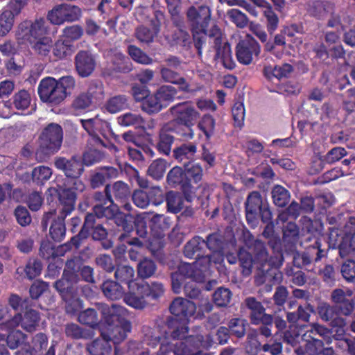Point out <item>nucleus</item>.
Returning a JSON list of instances; mask_svg holds the SVG:
<instances>
[{
  "instance_id": "obj_55",
  "label": "nucleus",
  "mask_w": 355,
  "mask_h": 355,
  "mask_svg": "<svg viewBox=\"0 0 355 355\" xmlns=\"http://www.w3.org/2000/svg\"><path fill=\"white\" fill-rule=\"evenodd\" d=\"M31 101V94L26 90H21L14 96L13 104L17 110L27 109Z\"/></svg>"
},
{
  "instance_id": "obj_47",
  "label": "nucleus",
  "mask_w": 355,
  "mask_h": 355,
  "mask_svg": "<svg viewBox=\"0 0 355 355\" xmlns=\"http://www.w3.org/2000/svg\"><path fill=\"white\" fill-rule=\"evenodd\" d=\"M151 225L150 228L152 230L159 233L161 232L168 230L171 226V223L168 218L162 214H151Z\"/></svg>"
},
{
  "instance_id": "obj_56",
  "label": "nucleus",
  "mask_w": 355,
  "mask_h": 355,
  "mask_svg": "<svg viewBox=\"0 0 355 355\" xmlns=\"http://www.w3.org/2000/svg\"><path fill=\"white\" fill-rule=\"evenodd\" d=\"M232 297V293L228 288L220 287L214 293L213 299L215 304L218 306H227Z\"/></svg>"
},
{
  "instance_id": "obj_28",
  "label": "nucleus",
  "mask_w": 355,
  "mask_h": 355,
  "mask_svg": "<svg viewBox=\"0 0 355 355\" xmlns=\"http://www.w3.org/2000/svg\"><path fill=\"white\" fill-rule=\"evenodd\" d=\"M293 71V67L288 64H284L279 66H265L264 74L265 76L270 80L277 78L280 79L284 77L288 76V74Z\"/></svg>"
},
{
  "instance_id": "obj_19",
  "label": "nucleus",
  "mask_w": 355,
  "mask_h": 355,
  "mask_svg": "<svg viewBox=\"0 0 355 355\" xmlns=\"http://www.w3.org/2000/svg\"><path fill=\"white\" fill-rule=\"evenodd\" d=\"M353 295V291L348 288L334 289L331 294L332 301L338 306L343 315H350L354 310V302L348 297Z\"/></svg>"
},
{
  "instance_id": "obj_54",
  "label": "nucleus",
  "mask_w": 355,
  "mask_h": 355,
  "mask_svg": "<svg viewBox=\"0 0 355 355\" xmlns=\"http://www.w3.org/2000/svg\"><path fill=\"white\" fill-rule=\"evenodd\" d=\"M128 53L133 60L142 64H150L153 59L139 48L130 45L128 46Z\"/></svg>"
},
{
  "instance_id": "obj_6",
  "label": "nucleus",
  "mask_w": 355,
  "mask_h": 355,
  "mask_svg": "<svg viewBox=\"0 0 355 355\" xmlns=\"http://www.w3.org/2000/svg\"><path fill=\"white\" fill-rule=\"evenodd\" d=\"M169 342L166 343V350L168 346L175 355H205L202 352L194 351L204 346L201 336H187V328L182 326L170 332Z\"/></svg>"
},
{
  "instance_id": "obj_64",
  "label": "nucleus",
  "mask_w": 355,
  "mask_h": 355,
  "mask_svg": "<svg viewBox=\"0 0 355 355\" xmlns=\"http://www.w3.org/2000/svg\"><path fill=\"white\" fill-rule=\"evenodd\" d=\"M246 324L243 320L235 318L230 320L229 328L232 334L241 338L245 335Z\"/></svg>"
},
{
  "instance_id": "obj_10",
  "label": "nucleus",
  "mask_w": 355,
  "mask_h": 355,
  "mask_svg": "<svg viewBox=\"0 0 355 355\" xmlns=\"http://www.w3.org/2000/svg\"><path fill=\"white\" fill-rule=\"evenodd\" d=\"M82 16L81 9L71 4H60L49 11L47 19L55 25H62L65 22H73L79 20Z\"/></svg>"
},
{
  "instance_id": "obj_42",
  "label": "nucleus",
  "mask_w": 355,
  "mask_h": 355,
  "mask_svg": "<svg viewBox=\"0 0 355 355\" xmlns=\"http://www.w3.org/2000/svg\"><path fill=\"white\" fill-rule=\"evenodd\" d=\"M135 270L128 266H118L115 271L116 279L122 282L128 284L129 287L130 283L134 282L136 279H134Z\"/></svg>"
},
{
  "instance_id": "obj_52",
  "label": "nucleus",
  "mask_w": 355,
  "mask_h": 355,
  "mask_svg": "<svg viewBox=\"0 0 355 355\" xmlns=\"http://www.w3.org/2000/svg\"><path fill=\"white\" fill-rule=\"evenodd\" d=\"M167 168L166 162L162 159L153 161L148 167V175L155 179H160L163 177Z\"/></svg>"
},
{
  "instance_id": "obj_48",
  "label": "nucleus",
  "mask_w": 355,
  "mask_h": 355,
  "mask_svg": "<svg viewBox=\"0 0 355 355\" xmlns=\"http://www.w3.org/2000/svg\"><path fill=\"white\" fill-rule=\"evenodd\" d=\"M128 289L130 293H135L144 298L150 295V284L141 279H136L134 282L130 283Z\"/></svg>"
},
{
  "instance_id": "obj_36",
  "label": "nucleus",
  "mask_w": 355,
  "mask_h": 355,
  "mask_svg": "<svg viewBox=\"0 0 355 355\" xmlns=\"http://www.w3.org/2000/svg\"><path fill=\"white\" fill-rule=\"evenodd\" d=\"M87 350L90 355H109L111 345L107 339L102 337L101 339H96L89 345Z\"/></svg>"
},
{
  "instance_id": "obj_51",
  "label": "nucleus",
  "mask_w": 355,
  "mask_h": 355,
  "mask_svg": "<svg viewBox=\"0 0 355 355\" xmlns=\"http://www.w3.org/2000/svg\"><path fill=\"white\" fill-rule=\"evenodd\" d=\"M15 16L8 10L3 11L0 15V36L6 35L12 29Z\"/></svg>"
},
{
  "instance_id": "obj_37",
  "label": "nucleus",
  "mask_w": 355,
  "mask_h": 355,
  "mask_svg": "<svg viewBox=\"0 0 355 355\" xmlns=\"http://www.w3.org/2000/svg\"><path fill=\"white\" fill-rule=\"evenodd\" d=\"M155 262L148 258H144L137 264L138 276L142 279L152 277L156 271Z\"/></svg>"
},
{
  "instance_id": "obj_59",
  "label": "nucleus",
  "mask_w": 355,
  "mask_h": 355,
  "mask_svg": "<svg viewBox=\"0 0 355 355\" xmlns=\"http://www.w3.org/2000/svg\"><path fill=\"white\" fill-rule=\"evenodd\" d=\"M184 173L187 178H192L195 182L200 181L202 176V169L198 164H184Z\"/></svg>"
},
{
  "instance_id": "obj_60",
  "label": "nucleus",
  "mask_w": 355,
  "mask_h": 355,
  "mask_svg": "<svg viewBox=\"0 0 355 355\" xmlns=\"http://www.w3.org/2000/svg\"><path fill=\"white\" fill-rule=\"evenodd\" d=\"M78 320L80 323L90 327H94L98 322L96 312L93 309H87L81 312L78 315Z\"/></svg>"
},
{
  "instance_id": "obj_46",
  "label": "nucleus",
  "mask_w": 355,
  "mask_h": 355,
  "mask_svg": "<svg viewBox=\"0 0 355 355\" xmlns=\"http://www.w3.org/2000/svg\"><path fill=\"white\" fill-rule=\"evenodd\" d=\"M168 210L172 213L179 212L183 207V198L180 193L169 191L166 195Z\"/></svg>"
},
{
  "instance_id": "obj_15",
  "label": "nucleus",
  "mask_w": 355,
  "mask_h": 355,
  "mask_svg": "<svg viewBox=\"0 0 355 355\" xmlns=\"http://www.w3.org/2000/svg\"><path fill=\"white\" fill-rule=\"evenodd\" d=\"M214 31L213 40L216 52V59L220 61L225 67L232 69L234 67V63L232 60L230 46L218 28H216Z\"/></svg>"
},
{
  "instance_id": "obj_34",
  "label": "nucleus",
  "mask_w": 355,
  "mask_h": 355,
  "mask_svg": "<svg viewBox=\"0 0 355 355\" xmlns=\"http://www.w3.org/2000/svg\"><path fill=\"white\" fill-rule=\"evenodd\" d=\"M73 51V44L60 36L53 47V54L58 59H63L71 55Z\"/></svg>"
},
{
  "instance_id": "obj_45",
  "label": "nucleus",
  "mask_w": 355,
  "mask_h": 355,
  "mask_svg": "<svg viewBox=\"0 0 355 355\" xmlns=\"http://www.w3.org/2000/svg\"><path fill=\"white\" fill-rule=\"evenodd\" d=\"M155 94L160 99L163 105L166 107L170 102L174 100L177 95V90L173 86L164 85L159 87Z\"/></svg>"
},
{
  "instance_id": "obj_3",
  "label": "nucleus",
  "mask_w": 355,
  "mask_h": 355,
  "mask_svg": "<svg viewBox=\"0 0 355 355\" xmlns=\"http://www.w3.org/2000/svg\"><path fill=\"white\" fill-rule=\"evenodd\" d=\"M99 310L105 321L101 329L102 337L115 344L123 340L131 327L130 322L123 318L126 314L125 309L117 304L111 306L101 304Z\"/></svg>"
},
{
  "instance_id": "obj_16",
  "label": "nucleus",
  "mask_w": 355,
  "mask_h": 355,
  "mask_svg": "<svg viewBox=\"0 0 355 355\" xmlns=\"http://www.w3.org/2000/svg\"><path fill=\"white\" fill-rule=\"evenodd\" d=\"M54 164L67 177L71 178H79L84 171L83 162L76 157H72L70 159L62 157H55Z\"/></svg>"
},
{
  "instance_id": "obj_30",
  "label": "nucleus",
  "mask_w": 355,
  "mask_h": 355,
  "mask_svg": "<svg viewBox=\"0 0 355 355\" xmlns=\"http://www.w3.org/2000/svg\"><path fill=\"white\" fill-rule=\"evenodd\" d=\"M205 244V241L201 237L196 236L193 238L184 246V255L189 258H193L196 255V261L205 257V256H200L201 250Z\"/></svg>"
},
{
  "instance_id": "obj_27",
  "label": "nucleus",
  "mask_w": 355,
  "mask_h": 355,
  "mask_svg": "<svg viewBox=\"0 0 355 355\" xmlns=\"http://www.w3.org/2000/svg\"><path fill=\"white\" fill-rule=\"evenodd\" d=\"M67 215H64L62 207L60 208V215L56 220H54L49 230V234L51 238L56 241H60L65 236V225L64 219Z\"/></svg>"
},
{
  "instance_id": "obj_7",
  "label": "nucleus",
  "mask_w": 355,
  "mask_h": 355,
  "mask_svg": "<svg viewBox=\"0 0 355 355\" xmlns=\"http://www.w3.org/2000/svg\"><path fill=\"white\" fill-rule=\"evenodd\" d=\"M170 112L174 120L188 128V132L182 135L186 139H192L194 133L192 127L200 118V113L188 102L178 103L170 108Z\"/></svg>"
},
{
  "instance_id": "obj_40",
  "label": "nucleus",
  "mask_w": 355,
  "mask_h": 355,
  "mask_svg": "<svg viewBox=\"0 0 355 355\" xmlns=\"http://www.w3.org/2000/svg\"><path fill=\"white\" fill-rule=\"evenodd\" d=\"M164 106L160 101L157 95L155 93L148 95L142 103L141 108L148 113H155L159 112Z\"/></svg>"
},
{
  "instance_id": "obj_43",
  "label": "nucleus",
  "mask_w": 355,
  "mask_h": 355,
  "mask_svg": "<svg viewBox=\"0 0 355 355\" xmlns=\"http://www.w3.org/2000/svg\"><path fill=\"white\" fill-rule=\"evenodd\" d=\"M274 203L280 207H284L290 199L289 192L283 187L276 185L272 191Z\"/></svg>"
},
{
  "instance_id": "obj_53",
  "label": "nucleus",
  "mask_w": 355,
  "mask_h": 355,
  "mask_svg": "<svg viewBox=\"0 0 355 355\" xmlns=\"http://www.w3.org/2000/svg\"><path fill=\"white\" fill-rule=\"evenodd\" d=\"M226 16L237 27L244 28L248 24V18L246 15L238 9L227 10Z\"/></svg>"
},
{
  "instance_id": "obj_50",
  "label": "nucleus",
  "mask_w": 355,
  "mask_h": 355,
  "mask_svg": "<svg viewBox=\"0 0 355 355\" xmlns=\"http://www.w3.org/2000/svg\"><path fill=\"white\" fill-rule=\"evenodd\" d=\"M83 35V29L78 25H72L65 27L60 37L72 44L79 40Z\"/></svg>"
},
{
  "instance_id": "obj_12",
  "label": "nucleus",
  "mask_w": 355,
  "mask_h": 355,
  "mask_svg": "<svg viewBox=\"0 0 355 355\" xmlns=\"http://www.w3.org/2000/svg\"><path fill=\"white\" fill-rule=\"evenodd\" d=\"M187 17L192 28L206 30L211 19V9L207 4L193 6L188 8Z\"/></svg>"
},
{
  "instance_id": "obj_4",
  "label": "nucleus",
  "mask_w": 355,
  "mask_h": 355,
  "mask_svg": "<svg viewBox=\"0 0 355 355\" xmlns=\"http://www.w3.org/2000/svg\"><path fill=\"white\" fill-rule=\"evenodd\" d=\"M76 80L72 76H63L58 80L52 77L43 78L38 87L42 101L52 105L63 102L75 88Z\"/></svg>"
},
{
  "instance_id": "obj_38",
  "label": "nucleus",
  "mask_w": 355,
  "mask_h": 355,
  "mask_svg": "<svg viewBox=\"0 0 355 355\" xmlns=\"http://www.w3.org/2000/svg\"><path fill=\"white\" fill-rule=\"evenodd\" d=\"M128 106V98L125 96H116L110 98L105 104V109L110 113L120 112Z\"/></svg>"
},
{
  "instance_id": "obj_32",
  "label": "nucleus",
  "mask_w": 355,
  "mask_h": 355,
  "mask_svg": "<svg viewBox=\"0 0 355 355\" xmlns=\"http://www.w3.org/2000/svg\"><path fill=\"white\" fill-rule=\"evenodd\" d=\"M101 288L105 296L112 300H119L124 294L123 288L118 283L112 280L104 282Z\"/></svg>"
},
{
  "instance_id": "obj_21",
  "label": "nucleus",
  "mask_w": 355,
  "mask_h": 355,
  "mask_svg": "<svg viewBox=\"0 0 355 355\" xmlns=\"http://www.w3.org/2000/svg\"><path fill=\"white\" fill-rule=\"evenodd\" d=\"M39 321L38 313L34 310L26 311L23 317L16 315L12 320L8 321L6 325L8 328H14L21 322V327L28 331H32Z\"/></svg>"
},
{
  "instance_id": "obj_31",
  "label": "nucleus",
  "mask_w": 355,
  "mask_h": 355,
  "mask_svg": "<svg viewBox=\"0 0 355 355\" xmlns=\"http://www.w3.org/2000/svg\"><path fill=\"white\" fill-rule=\"evenodd\" d=\"M334 8L328 2L314 1L309 5L308 12L313 17L322 19L331 13Z\"/></svg>"
},
{
  "instance_id": "obj_20",
  "label": "nucleus",
  "mask_w": 355,
  "mask_h": 355,
  "mask_svg": "<svg viewBox=\"0 0 355 355\" xmlns=\"http://www.w3.org/2000/svg\"><path fill=\"white\" fill-rule=\"evenodd\" d=\"M76 69L81 77H87L94 71L96 61L94 55L88 51H80L75 57Z\"/></svg>"
},
{
  "instance_id": "obj_58",
  "label": "nucleus",
  "mask_w": 355,
  "mask_h": 355,
  "mask_svg": "<svg viewBox=\"0 0 355 355\" xmlns=\"http://www.w3.org/2000/svg\"><path fill=\"white\" fill-rule=\"evenodd\" d=\"M264 8L266 10L263 11V15L267 20V28L268 32L272 34L278 26L279 19L277 15L271 9V6L268 2L267 6Z\"/></svg>"
},
{
  "instance_id": "obj_61",
  "label": "nucleus",
  "mask_w": 355,
  "mask_h": 355,
  "mask_svg": "<svg viewBox=\"0 0 355 355\" xmlns=\"http://www.w3.org/2000/svg\"><path fill=\"white\" fill-rule=\"evenodd\" d=\"M173 142V137L166 132L162 131L159 135V141L157 144L158 150L165 155H168L171 145Z\"/></svg>"
},
{
  "instance_id": "obj_41",
  "label": "nucleus",
  "mask_w": 355,
  "mask_h": 355,
  "mask_svg": "<svg viewBox=\"0 0 355 355\" xmlns=\"http://www.w3.org/2000/svg\"><path fill=\"white\" fill-rule=\"evenodd\" d=\"M89 146L91 147L83 156V162L87 166L98 162L104 157L103 153L99 149L101 146Z\"/></svg>"
},
{
  "instance_id": "obj_24",
  "label": "nucleus",
  "mask_w": 355,
  "mask_h": 355,
  "mask_svg": "<svg viewBox=\"0 0 355 355\" xmlns=\"http://www.w3.org/2000/svg\"><path fill=\"white\" fill-rule=\"evenodd\" d=\"M196 309L193 302L182 297L175 298L170 306L171 313L181 318H187L193 315Z\"/></svg>"
},
{
  "instance_id": "obj_39",
  "label": "nucleus",
  "mask_w": 355,
  "mask_h": 355,
  "mask_svg": "<svg viewBox=\"0 0 355 355\" xmlns=\"http://www.w3.org/2000/svg\"><path fill=\"white\" fill-rule=\"evenodd\" d=\"M151 213L143 212L138 214L135 219V225L138 234L144 237L147 234L148 225H151Z\"/></svg>"
},
{
  "instance_id": "obj_44",
  "label": "nucleus",
  "mask_w": 355,
  "mask_h": 355,
  "mask_svg": "<svg viewBox=\"0 0 355 355\" xmlns=\"http://www.w3.org/2000/svg\"><path fill=\"white\" fill-rule=\"evenodd\" d=\"M52 169L46 166H39L32 171V179L37 184H44L52 176Z\"/></svg>"
},
{
  "instance_id": "obj_18",
  "label": "nucleus",
  "mask_w": 355,
  "mask_h": 355,
  "mask_svg": "<svg viewBox=\"0 0 355 355\" xmlns=\"http://www.w3.org/2000/svg\"><path fill=\"white\" fill-rule=\"evenodd\" d=\"M318 309L321 319L325 322H330L332 327L343 328L345 326V320L340 315L341 310L338 305L330 306L323 303L318 306Z\"/></svg>"
},
{
  "instance_id": "obj_25",
  "label": "nucleus",
  "mask_w": 355,
  "mask_h": 355,
  "mask_svg": "<svg viewBox=\"0 0 355 355\" xmlns=\"http://www.w3.org/2000/svg\"><path fill=\"white\" fill-rule=\"evenodd\" d=\"M78 281L77 275L72 271L64 270L62 277L55 283V288L63 296L72 293Z\"/></svg>"
},
{
  "instance_id": "obj_9",
  "label": "nucleus",
  "mask_w": 355,
  "mask_h": 355,
  "mask_svg": "<svg viewBox=\"0 0 355 355\" xmlns=\"http://www.w3.org/2000/svg\"><path fill=\"white\" fill-rule=\"evenodd\" d=\"M84 189L85 185L78 178L67 180L64 187L60 188L58 196L64 215L73 210L77 193L82 192Z\"/></svg>"
},
{
  "instance_id": "obj_23",
  "label": "nucleus",
  "mask_w": 355,
  "mask_h": 355,
  "mask_svg": "<svg viewBox=\"0 0 355 355\" xmlns=\"http://www.w3.org/2000/svg\"><path fill=\"white\" fill-rule=\"evenodd\" d=\"M207 246L212 252V254L206 257L210 258L211 262L209 267L212 263L220 264L224 260L223 251V241L218 234H210L207 239Z\"/></svg>"
},
{
  "instance_id": "obj_8",
  "label": "nucleus",
  "mask_w": 355,
  "mask_h": 355,
  "mask_svg": "<svg viewBox=\"0 0 355 355\" xmlns=\"http://www.w3.org/2000/svg\"><path fill=\"white\" fill-rule=\"evenodd\" d=\"M254 259H252L250 254L244 249H241L239 252V259L241 266L247 271L250 272V268L256 261H259L262 266L268 263L270 266L277 267L279 266L281 263L280 261H277V258L268 257V252L263 243L260 241H256L254 243Z\"/></svg>"
},
{
  "instance_id": "obj_49",
  "label": "nucleus",
  "mask_w": 355,
  "mask_h": 355,
  "mask_svg": "<svg viewBox=\"0 0 355 355\" xmlns=\"http://www.w3.org/2000/svg\"><path fill=\"white\" fill-rule=\"evenodd\" d=\"M118 122L123 126L133 125L136 128L142 127L144 123L143 118L135 113H126L120 116L118 118Z\"/></svg>"
},
{
  "instance_id": "obj_29",
  "label": "nucleus",
  "mask_w": 355,
  "mask_h": 355,
  "mask_svg": "<svg viewBox=\"0 0 355 355\" xmlns=\"http://www.w3.org/2000/svg\"><path fill=\"white\" fill-rule=\"evenodd\" d=\"M339 253L342 257H349L355 259V232L346 234L339 245Z\"/></svg>"
},
{
  "instance_id": "obj_5",
  "label": "nucleus",
  "mask_w": 355,
  "mask_h": 355,
  "mask_svg": "<svg viewBox=\"0 0 355 355\" xmlns=\"http://www.w3.org/2000/svg\"><path fill=\"white\" fill-rule=\"evenodd\" d=\"M210 258L205 257L198 259L193 263H183L178 266V270L171 274L172 289L179 293L186 279H192L196 282H202L209 273Z\"/></svg>"
},
{
  "instance_id": "obj_22",
  "label": "nucleus",
  "mask_w": 355,
  "mask_h": 355,
  "mask_svg": "<svg viewBox=\"0 0 355 355\" xmlns=\"http://www.w3.org/2000/svg\"><path fill=\"white\" fill-rule=\"evenodd\" d=\"M247 306L251 310V320L252 323L258 324H270L272 322V317L264 313V308L261 304L253 297L245 300Z\"/></svg>"
},
{
  "instance_id": "obj_11",
  "label": "nucleus",
  "mask_w": 355,
  "mask_h": 355,
  "mask_svg": "<svg viewBox=\"0 0 355 355\" xmlns=\"http://www.w3.org/2000/svg\"><path fill=\"white\" fill-rule=\"evenodd\" d=\"M62 129L56 123H51L44 128L40 136L41 147L48 153H55L61 147L62 142Z\"/></svg>"
},
{
  "instance_id": "obj_33",
  "label": "nucleus",
  "mask_w": 355,
  "mask_h": 355,
  "mask_svg": "<svg viewBox=\"0 0 355 355\" xmlns=\"http://www.w3.org/2000/svg\"><path fill=\"white\" fill-rule=\"evenodd\" d=\"M319 335L323 338L324 342L327 345L332 342V337L330 331L322 325L318 324H312L310 329H308L302 336L303 340H307L309 337Z\"/></svg>"
},
{
  "instance_id": "obj_13",
  "label": "nucleus",
  "mask_w": 355,
  "mask_h": 355,
  "mask_svg": "<svg viewBox=\"0 0 355 355\" xmlns=\"http://www.w3.org/2000/svg\"><path fill=\"white\" fill-rule=\"evenodd\" d=\"M103 98V89L101 85H92L87 92L77 95L72 103V107L76 110H84L93 103L100 101Z\"/></svg>"
},
{
  "instance_id": "obj_17",
  "label": "nucleus",
  "mask_w": 355,
  "mask_h": 355,
  "mask_svg": "<svg viewBox=\"0 0 355 355\" xmlns=\"http://www.w3.org/2000/svg\"><path fill=\"white\" fill-rule=\"evenodd\" d=\"M80 122L84 129L89 133L88 144L97 146H103V141L97 132H101L104 127H107V123L97 116L87 120L82 119Z\"/></svg>"
},
{
  "instance_id": "obj_2",
  "label": "nucleus",
  "mask_w": 355,
  "mask_h": 355,
  "mask_svg": "<svg viewBox=\"0 0 355 355\" xmlns=\"http://www.w3.org/2000/svg\"><path fill=\"white\" fill-rule=\"evenodd\" d=\"M47 34L45 20L39 19L21 21L17 27L15 37L19 43L28 42L35 53L45 56L52 47V40Z\"/></svg>"
},
{
  "instance_id": "obj_57",
  "label": "nucleus",
  "mask_w": 355,
  "mask_h": 355,
  "mask_svg": "<svg viewBox=\"0 0 355 355\" xmlns=\"http://www.w3.org/2000/svg\"><path fill=\"white\" fill-rule=\"evenodd\" d=\"M304 340L306 341L305 351L309 354H320L324 349V341L317 339L314 336Z\"/></svg>"
},
{
  "instance_id": "obj_62",
  "label": "nucleus",
  "mask_w": 355,
  "mask_h": 355,
  "mask_svg": "<svg viewBox=\"0 0 355 355\" xmlns=\"http://www.w3.org/2000/svg\"><path fill=\"white\" fill-rule=\"evenodd\" d=\"M263 206L261 197L259 192L253 191L249 194L245 202V209L259 211Z\"/></svg>"
},
{
  "instance_id": "obj_14",
  "label": "nucleus",
  "mask_w": 355,
  "mask_h": 355,
  "mask_svg": "<svg viewBox=\"0 0 355 355\" xmlns=\"http://www.w3.org/2000/svg\"><path fill=\"white\" fill-rule=\"evenodd\" d=\"M260 46L257 42L250 35L246 34L236 46L238 61L243 64H249L252 61L253 55H258Z\"/></svg>"
},
{
  "instance_id": "obj_26",
  "label": "nucleus",
  "mask_w": 355,
  "mask_h": 355,
  "mask_svg": "<svg viewBox=\"0 0 355 355\" xmlns=\"http://www.w3.org/2000/svg\"><path fill=\"white\" fill-rule=\"evenodd\" d=\"M162 78L166 82L177 84L180 86V89L187 92H193L194 89L190 87L186 80L180 77L176 72L163 67L160 71Z\"/></svg>"
},
{
  "instance_id": "obj_35",
  "label": "nucleus",
  "mask_w": 355,
  "mask_h": 355,
  "mask_svg": "<svg viewBox=\"0 0 355 355\" xmlns=\"http://www.w3.org/2000/svg\"><path fill=\"white\" fill-rule=\"evenodd\" d=\"M197 148L193 144H184L175 148L173 151L175 158L182 162L187 159H192L196 153Z\"/></svg>"
},
{
  "instance_id": "obj_1",
  "label": "nucleus",
  "mask_w": 355,
  "mask_h": 355,
  "mask_svg": "<svg viewBox=\"0 0 355 355\" xmlns=\"http://www.w3.org/2000/svg\"><path fill=\"white\" fill-rule=\"evenodd\" d=\"M105 192L107 198L101 193H96L94 195L96 202L94 205L95 214L98 217L114 218L116 225L124 229L125 223L130 216L120 212L117 205L113 204L112 198H114L116 200L125 199L130 194L128 186L121 181H118L112 185H107Z\"/></svg>"
},
{
  "instance_id": "obj_63",
  "label": "nucleus",
  "mask_w": 355,
  "mask_h": 355,
  "mask_svg": "<svg viewBox=\"0 0 355 355\" xmlns=\"http://www.w3.org/2000/svg\"><path fill=\"white\" fill-rule=\"evenodd\" d=\"M124 301L128 305L138 309H141L146 305L145 298L135 293H130L129 290L128 293L124 297Z\"/></svg>"
}]
</instances>
